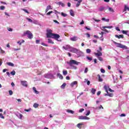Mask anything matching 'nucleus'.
<instances>
[{
    "mask_svg": "<svg viewBox=\"0 0 129 129\" xmlns=\"http://www.w3.org/2000/svg\"><path fill=\"white\" fill-rule=\"evenodd\" d=\"M23 36H27L28 39L30 40L33 39L34 36L33 35V33L31 32L29 30H27L26 31L24 32L23 33Z\"/></svg>",
    "mask_w": 129,
    "mask_h": 129,
    "instance_id": "obj_1",
    "label": "nucleus"
},
{
    "mask_svg": "<svg viewBox=\"0 0 129 129\" xmlns=\"http://www.w3.org/2000/svg\"><path fill=\"white\" fill-rule=\"evenodd\" d=\"M79 62L74 60V59H72L71 60H70L69 62H68L69 65H70V66H71V67H73V65H78L79 64Z\"/></svg>",
    "mask_w": 129,
    "mask_h": 129,
    "instance_id": "obj_2",
    "label": "nucleus"
},
{
    "mask_svg": "<svg viewBox=\"0 0 129 129\" xmlns=\"http://www.w3.org/2000/svg\"><path fill=\"white\" fill-rule=\"evenodd\" d=\"M114 44L118 48H121V49H127V47L125 45H123L121 44V43H118L115 42Z\"/></svg>",
    "mask_w": 129,
    "mask_h": 129,
    "instance_id": "obj_3",
    "label": "nucleus"
},
{
    "mask_svg": "<svg viewBox=\"0 0 129 129\" xmlns=\"http://www.w3.org/2000/svg\"><path fill=\"white\" fill-rule=\"evenodd\" d=\"M59 38H60V35H59V34L53 33V35L52 36V39H55V40H57V41H59V40H58V39H59Z\"/></svg>",
    "mask_w": 129,
    "mask_h": 129,
    "instance_id": "obj_4",
    "label": "nucleus"
},
{
    "mask_svg": "<svg viewBox=\"0 0 129 129\" xmlns=\"http://www.w3.org/2000/svg\"><path fill=\"white\" fill-rule=\"evenodd\" d=\"M21 84L23 86H24L25 87H28V84L27 81H21Z\"/></svg>",
    "mask_w": 129,
    "mask_h": 129,
    "instance_id": "obj_5",
    "label": "nucleus"
},
{
    "mask_svg": "<svg viewBox=\"0 0 129 129\" xmlns=\"http://www.w3.org/2000/svg\"><path fill=\"white\" fill-rule=\"evenodd\" d=\"M71 52H73V53H76V54H79V52H80V50L77 49H73L71 50Z\"/></svg>",
    "mask_w": 129,
    "mask_h": 129,
    "instance_id": "obj_6",
    "label": "nucleus"
},
{
    "mask_svg": "<svg viewBox=\"0 0 129 129\" xmlns=\"http://www.w3.org/2000/svg\"><path fill=\"white\" fill-rule=\"evenodd\" d=\"M79 118V119H89V117L86 116H80Z\"/></svg>",
    "mask_w": 129,
    "mask_h": 129,
    "instance_id": "obj_7",
    "label": "nucleus"
},
{
    "mask_svg": "<svg viewBox=\"0 0 129 129\" xmlns=\"http://www.w3.org/2000/svg\"><path fill=\"white\" fill-rule=\"evenodd\" d=\"M104 89L105 90V92L108 93V90L109 89V86L107 85L104 86Z\"/></svg>",
    "mask_w": 129,
    "mask_h": 129,
    "instance_id": "obj_8",
    "label": "nucleus"
},
{
    "mask_svg": "<svg viewBox=\"0 0 129 129\" xmlns=\"http://www.w3.org/2000/svg\"><path fill=\"white\" fill-rule=\"evenodd\" d=\"M78 84V82L77 81H74L71 84V87H74V85H77Z\"/></svg>",
    "mask_w": 129,
    "mask_h": 129,
    "instance_id": "obj_9",
    "label": "nucleus"
},
{
    "mask_svg": "<svg viewBox=\"0 0 129 129\" xmlns=\"http://www.w3.org/2000/svg\"><path fill=\"white\" fill-rule=\"evenodd\" d=\"M54 33H46L47 38H53Z\"/></svg>",
    "mask_w": 129,
    "mask_h": 129,
    "instance_id": "obj_10",
    "label": "nucleus"
},
{
    "mask_svg": "<svg viewBox=\"0 0 129 129\" xmlns=\"http://www.w3.org/2000/svg\"><path fill=\"white\" fill-rule=\"evenodd\" d=\"M62 49H71V46L70 45H66L62 47Z\"/></svg>",
    "mask_w": 129,
    "mask_h": 129,
    "instance_id": "obj_11",
    "label": "nucleus"
},
{
    "mask_svg": "<svg viewBox=\"0 0 129 129\" xmlns=\"http://www.w3.org/2000/svg\"><path fill=\"white\" fill-rule=\"evenodd\" d=\"M56 5H58V6H61V7H65V4L64 3H62V2H59L56 3Z\"/></svg>",
    "mask_w": 129,
    "mask_h": 129,
    "instance_id": "obj_12",
    "label": "nucleus"
},
{
    "mask_svg": "<svg viewBox=\"0 0 129 129\" xmlns=\"http://www.w3.org/2000/svg\"><path fill=\"white\" fill-rule=\"evenodd\" d=\"M97 77L98 78V81L99 82H102V81H103V79H102V78H101V77H100V75H97Z\"/></svg>",
    "mask_w": 129,
    "mask_h": 129,
    "instance_id": "obj_13",
    "label": "nucleus"
},
{
    "mask_svg": "<svg viewBox=\"0 0 129 129\" xmlns=\"http://www.w3.org/2000/svg\"><path fill=\"white\" fill-rule=\"evenodd\" d=\"M71 41H77V37L76 36H74L73 37H71L70 38Z\"/></svg>",
    "mask_w": 129,
    "mask_h": 129,
    "instance_id": "obj_14",
    "label": "nucleus"
},
{
    "mask_svg": "<svg viewBox=\"0 0 129 129\" xmlns=\"http://www.w3.org/2000/svg\"><path fill=\"white\" fill-rule=\"evenodd\" d=\"M95 55L96 56H102V53H101V52L100 51H98V52L95 53Z\"/></svg>",
    "mask_w": 129,
    "mask_h": 129,
    "instance_id": "obj_15",
    "label": "nucleus"
},
{
    "mask_svg": "<svg viewBox=\"0 0 129 129\" xmlns=\"http://www.w3.org/2000/svg\"><path fill=\"white\" fill-rule=\"evenodd\" d=\"M70 14L71 16H72V17H74V16H75V14H74V11H73V10H70Z\"/></svg>",
    "mask_w": 129,
    "mask_h": 129,
    "instance_id": "obj_16",
    "label": "nucleus"
},
{
    "mask_svg": "<svg viewBox=\"0 0 129 129\" xmlns=\"http://www.w3.org/2000/svg\"><path fill=\"white\" fill-rule=\"evenodd\" d=\"M67 112H68L69 113H71L72 114H74V111L70 109L67 110Z\"/></svg>",
    "mask_w": 129,
    "mask_h": 129,
    "instance_id": "obj_17",
    "label": "nucleus"
},
{
    "mask_svg": "<svg viewBox=\"0 0 129 129\" xmlns=\"http://www.w3.org/2000/svg\"><path fill=\"white\" fill-rule=\"evenodd\" d=\"M33 91H34V92H35V93H36V94H39V91H37L36 87H33Z\"/></svg>",
    "mask_w": 129,
    "mask_h": 129,
    "instance_id": "obj_18",
    "label": "nucleus"
},
{
    "mask_svg": "<svg viewBox=\"0 0 129 129\" xmlns=\"http://www.w3.org/2000/svg\"><path fill=\"white\" fill-rule=\"evenodd\" d=\"M115 37L116 38H118V39H120V38H123V35H115Z\"/></svg>",
    "mask_w": 129,
    "mask_h": 129,
    "instance_id": "obj_19",
    "label": "nucleus"
},
{
    "mask_svg": "<svg viewBox=\"0 0 129 129\" xmlns=\"http://www.w3.org/2000/svg\"><path fill=\"white\" fill-rule=\"evenodd\" d=\"M7 64L8 66H11V67H14V66H15V64L12 62H7Z\"/></svg>",
    "mask_w": 129,
    "mask_h": 129,
    "instance_id": "obj_20",
    "label": "nucleus"
},
{
    "mask_svg": "<svg viewBox=\"0 0 129 129\" xmlns=\"http://www.w3.org/2000/svg\"><path fill=\"white\" fill-rule=\"evenodd\" d=\"M122 33L124 35H127H127H128V34H127V33H128V31H127V30H122Z\"/></svg>",
    "mask_w": 129,
    "mask_h": 129,
    "instance_id": "obj_21",
    "label": "nucleus"
},
{
    "mask_svg": "<svg viewBox=\"0 0 129 129\" xmlns=\"http://www.w3.org/2000/svg\"><path fill=\"white\" fill-rule=\"evenodd\" d=\"M126 11H129V7H127L126 5H125L124 8V12H126Z\"/></svg>",
    "mask_w": 129,
    "mask_h": 129,
    "instance_id": "obj_22",
    "label": "nucleus"
},
{
    "mask_svg": "<svg viewBox=\"0 0 129 129\" xmlns=\"http://www.w3.org/2000/svg\"><path fill=\"white\" fill-rule=\"evenodd\" d=\"M17 116L20 119H22V118H23V114H22L19 113L17 115Z\"/></svg>",
    "mask_w": 129,
    "mask_h": 129,
    "instance_id": "obj_23",
    "label": "nucleus"
},
{
    "mask_svg": "<svg viewBox=\"0 0 129 129\" xmlns=\"http://www.w3.org/2000/svg\"><path fill=\"white\" fill-rule=\"evenodd\" d=\"M82 2V0H80L78 2V3L76 5L77 8H78V7L80 6V4Z\"/></svg>",
    "mask_w": 129,
    "mask_h": 129,
    "instance_id": "obj_24",
    "label": "nucleus"
},
{
    "mask_svg": "<svg viewBox=\"0 0 129 129\" xmlns=\"http://www.w3.org/2000/svg\"><path fill=\"white\" fill-rule=\"evenodd\" d=\"M47 34H51L53 32L51 29H47L46 30Z\"/></svg>",
    "mask_w": 129,
    "mask_h": 129,
    "instance_id": "obj_25",
    "label": "nucleus"
},
{
    "mask_svg": "<svg viewBox=\"0 0 129 129\" xmlns=\"http://www.w3.org/2000/svg\"><path fill=\"white\" fill-rule=\"evenodd\" d=\"M48 43H49V44H54V42L53 41V40L50 38L48 39Z\"/></svg>",
    "mask_w": 129,
    "mask_h": 129,
    "instance_id": "obj_26",
    "label": "nucleus"
},
{
    "mask_svg": "<svg viewBox=\"0 0 129 129\" xmlns=\"http://www.w3.org/2000/svg\"><path fill=\"white\" fill-rule=\"evenodd\" d=\"M57 76L59 78V79H63V76L61 75L60 74H57Z\"/></svg>",
    "mask_w": 129,
    "mask_h": 129,
    "instance_id": "obj_27",
    "label": "nucleus"
},
{
    "mask_svg": "<svg viewBox=\"0 0 129 129\" xmlns=\"http://www.w3.org/2000/svg\"><path fill=\"white\" fill-rule=\"evenodd\" d=\"M108 11L110 12V13H114V10H113V9L109 7L108 8Z\"/></svg>",
    "mask_w": 129,
    "mask_h": 129,
    "instance_id": "obj_28",
    "label": "nucleus"
},
{
    "mask_svg": "<svg viewBox=\"0 0 129 129\" xmlns=\"http://www.w3.org/2000/svg\"><path fill=\"white\" fill-rule=\"evenodd\" d=\"M83 124V123H78L77 125V127H78V128H81V127H82V126L81 125H82Z\"/></svg>",
    "mask_w": 129,
    "mask_h": 129,
    "instance_id": "obj_29",
    "label": "nucleus"
},
{
    "mask_svg": "<svg viewBox=\"0 0 129 129\" xmlns=\"http://www.w3.org/2000/svg\"><path fill=\"white\" fill-rule=\"evenodd\" d=\"M96 91V90L94 88L92 89L91 92L93 94H95V92Z\"/></svg>",
    "mask_w": 129,
    "mask_h": 129,
    "instance_id": "obj_30",
    "label": "nucleus"
},
{
    "mask_svg": "<svg viewBox=\"0 0 129 129\" xmlns=\"http://www.w3.org/2000/svg\"><path fill=\"white\" fill-rule=\"evenodd\" d=\"M33 107L35 108H37V107H39V104H37V103H34V105H33Z\"/></svg>",
    "mask_w": 129,
    "mask_h": 129,
    "instance_id": "obj_31",
    "label": "nucleus"
},
{
    "mask_svg": "<svg viewBox=\"0 0 129 129\" xmlns=\"http://www.w3.org/2000/svg\"><path fill=\"white\" fill-rule=\"evenodd\" d=\"M66 86V83H63L61 86V88L62 89H64L65 88V87Z\"/></svg>",
    "mask_w": 129,
    "mask_h": 129,
    "instance_id": "obj_32",
    "label": "nucleus"
},
{
    "mask_svg": "<svg viewBox=\"0 0 129 129\" xmlns=\"http://www.w3.org/2000/svg\"><path fill=\"white\" fill-rule=\"evenodd\" d=\"M32 23H33V24H35L36 25H37L38 22L37 20H34L33 21H32Z\"/></svg>",
    "mask_w": 129,
    "mask_h": 129,
    "instance_id": "obj_33",
    "label": "nucleus"
},
{
    "mask_svg": "<svg viewBox=\"0 0 129 129\" xmlns=\"http://www.w3.org/2000/svg\"><path fill=\"white\" fill-rule=\"evenodd\" d=\"M26 20H27V21H28V22H29V23H33V20H32V19H31L29 18H27Z\"/></svg>",
    "mask_w": 129,
    "mask_h": 129,
    "instance_id": "obj_34",
    "label": "nucleus"
},
{
    "mask_svg": "<svg viewBox=\"0 0 129 129\" xmlns=\"http://www.w3.org/2000/svg\"><path fill=\"white\" fill-rule=\"evenodd\" d=\"M10 74H11V75H16V71H13L12 72H11L10 73Z\"/></svg>",
    "mask_w": 129,
    "mask_h": 129,
    "instance_id": "obj_35",
    "label": "nucleus"
},
{
    "mask_svg": "<svg viewBox=\"0 0 129 129\" xmlns=\"http://www.w3.org/2000/svg\"><path fill=\"white\" fill-rule=\"evenodd\" d=\"M63 75H67V74L68 73V72H67V71H63Z\"/></svg>",
    "mask_w": 129,
    "mask_h": 129,
    "instance_id": "obj_36",
    "label": "nucleus"
},
{
    "mask_svg": "<svg viewBox=\"0 0 129 129\" xmlns=\"http://www.w3.org/2000/svg\"><path fill=\"white\" fill-rule=\"evenodd\" d=\"M86 58L88 60H89V61H92V57L87 56Z\"/></svg>",
    "mask_w": 129,
    "mask_h": 129,
    "instance_id": "obj_37",
    "label": "nucleus"
},
{
    "mask_svg": "<svg viewBox=\"0 0 129 129\" xmlns=\"http://www.w3.org/2000/svg\"><path fill=\"white\" fill-rule=\"evenodd\" d=\"M103 10H104V7H101L99 9V11L100 12H102V11H103Z\"/></svg>",
    "mask_w": 129,
    "mask_h": 129,
    "instance_id": "obj_38",
    "label": "nucleus"
},
{
    "mask_svg": "<svg viewBox=\"0 0 129 129\" xmlns=\"http://www.w3.org/2000/svg\"><path fill=\"white\" fill-rule=\"evenodd\" d=\"M5 9H6V7H5V6H1L0 7V10H1L2 11H4V10H5Z\"/></svg>",
    "mask_w": 129,
    "mask_h": 129,
    "instance_id": "obj_39",
    "label": "nucleus"
},
{
    "mask_svg": "<svg viewBox=\"0 0 129 129\" xmlns=\"http://www.w3.org/2000/svg\"><path fill=\"white\" fill-rule=\"evenodd\" d=\"M46 9H47L48 10H52V6L48 5Z\"/></svg>",
    "mask_w": 129,
    "mask_h": 129,
    "instance_id": "obj_40",
    "label": "nucleus"
},
{
    "mask_svg": "<svg viewBox=\"0 0 129 129\" xmlns=\"http://www.w3.org/2000/svg\"><path fill=\"white\" fill-rule=\"evenodd\" d=\"M61 16H62V17H67V14H65V13L62 12V13H61Z\"/></svg>",
    "mask_w": 129,
    "mask_h": 129,
    "instance_id": "obj_41",
    "label": "nucleus"
},
{
    "mask_svg": "<svg viewBox=\"0 0 129 129\" xmlns=\"http://www.w3.org/2000/svg\"><path fill=\"white\" fill-rule=\"evenodd\" d=\"M85 81H87V85H90V81H88L87 79H85Z\"/></svg>",
    "mask_w": 129,
    "mask_h": 129,
    "instance_id": "obj_42",
    "label": "nucleus"
},
{
    "mask_svg": "<svg viewBox=\"0 0 129 129\" xmlns=\"http://www.w3.org/2000/svg\"><path fill=\"white\" fill-rule=\"evenodd\" d=\"M90 114V110H88L87 113H86V115L87 116Z\"/></svg>",
    "mask_w": 129,
    "mask_h": 129,
    "instance_id": "obj_43",
    "label": "nucleus"
},
{
    "mask_svg": "<svg viewBox=\"0 0 129 129\" xmlns=\"http://www.w3.org/2000/svg\"><path fill=\"white\" fill-rule=\"evenodd\" d=\"M100 71L101 73H105V70H104L103 69H101Z\"/></svg>",
    "mask_w": 129,
    "mask_h": 129,
    "instance_id": "obj_44",
    "label": "nucleus"
},
{
    "mask_svg": "<svg viewBox=\"0 0 129 129\" xmlns=\"http://www.w3.org/2000/svg\"><path fill=\"white\" fill-rule=\"evenodd\" d=\"M51 14H53V11H50V12H48L46 14V15H47V16H49V15H51Z\"/></svg>",
    "mask_w": 129,
    "mask_h": 129,
    "instance_id": "obj_45",
    "label": "nucleus"
},
{
    "mask_svg": "<svg viewBox=\"0 0 129 129\" xmlns=\"http://www.w3.org/2000/svg\"><path fill=\"white\" fill-rule=\"evenodd\" d=\"M98 59L99 61H103V58H102L101 57H98Z\"/></svg>",
    "mask_w": 129,
    "mask_h": 129,
    "instance_id": "obj_46",
    "label": "nucleus"
},
{
    "mask_svg": "<svg viewBox=\"0 0 129 129\" xmlns=\"http://www.w3.org/2000/svg\"><path fill=\"white\" fill-rule=\"evenodd\" d=\"M88 72V68H86L84 71V73H87Z\"/></svg>",
    "mask_w": 129,
    "mask_h": 129,
    "instance_id": "obj_47",
    "label": "nucleus"
},
{
    "mask_svg": "<svg viewBox=\"0 0 129 129\" xmlns=\"http://www.w3.org/2000/svg\"><path fill=\"white\" fill-rule=\"evenodd\" d=\"M0 52H1V54H5V53H6V52L2 49H1V51Z\"/></svg>",
    "mask_w": 129,
    "mask_h": 129,
    "instance_id": "obj_48",
    "label": "nucleus"
},
{
    "mask_svg": "<svg viewBox=\"0 0 129 129\" xmlns=\"http://www.w3.org/2000/svg\"><path fill=\"white\" fill-rule=\"evenodd\" d=\"M0 117L1 118H5V116H4V115H3V113H0Z\"/></svg>",
    "mask_w": 129,
    "mask_h": 129,
    "instance_id": "obj_49",
    "label": "nucleus"
},
{
    "mask_svg": "<svg viewBox=\"0 0 129 129\" xmlns=\"http://www.w3.org/2000/svg\"><path fill=\"white\" fill-rule=\"evenodd\" d=\"M22 10H23V11H24V12L26 13V14H29V11H28V10H27V9H22Z\"/></svg>",
    "mask_w": 129,
    "mask_h": 129,
    "instance_id": "obj_50",
    "label": "nucleus"
},
{
    "mask_svg": "<svg viewBox=\"0 0 129 129\" xmlns=\"http://www.w3.org/2000/svg\"><path fill=\"white\" fill-rule=\"evenodd\" d=\"M115 30L116 31H118V32H120V29H119V28H118V27H115Z\"/></svg>",
    "mask_w": 129,
    "mask_h": 129,
    "instance_id": "obj_51",
    "label": "nucleus"
},
{
    "mask_svg": "<svg viewBox=\"0 0 129 129\" xmlns=\"http://www.w3.org/2000/svg\"><path fill=\"white\" fill-rule=\"evenodd\" d=\"M87 53H90V52H91V50H90V49H87L86 50Z\"/></svg>",
    "mask_w": 129,
    "mask_h": 129,
    "instance_id": "obj_52",
    "label": "nucleus"
},
{
    "mask_svg": "<svg viewBox=\"0 0 129 129\" xmlns=\"http://www.w3.org/2000/svg\"><path fill=\"white\" fill-rule=\"evenodd\" d=\"M108 96H109V97H112L113 96V93L108 94Z\"/></svg>",
    "mask_w": 129,
    "mask_h": 129,
    "instance_id": "obj_53",
    "label": "nucleus"
},
{
    "mask_svg": "<svg viewBox=\"0 0 129 129\" xmlns=\"http://www.w3.org/2000/svg\"><path fill=\"white\" fill-rule=\"evenodd\" d=\"M9 94H10V95H13V91L10 90L9 91Z\"/></svg>",
    "mask_w": 129,
    "mask_h": 129,
    "instance_id": "obj_54",
    "label": "nucleus"
},
{
    "mask_svg": "<svg viewBox=\"0 0 129 129\" xmlns=\"http://www.w3.org/2000/svg\"><path fill=\"white\" fill-rule=\"evenodd\" d=\"M104 34V32H101V33H100V35H101V38H103V34Z\"/></svg>",
    "mask_w": 129,
    "mask_h": 129,
    "instance_id": "obj_55",
    "label": "nucleus"
},
{
    "mask_svg": "<svg viewBox=\"0 0 129 129\" xmlns=\"http://www.w3.org/2000/svg\"><path fill=\"white\" fill-rule=\"evenodd\" d=\"M8 30L9 32H13V29H12V28H8Z\"/></svg>",
    "mask_w": 129,
    "mask_h": 129,
    "instance_id": "obj_56",
    "label": "nucleus"
},
{
    "mask_svg": "<svg viewBox=\"0 0 129 129\" xmlns=\"http://www.w3.org/2000/svg\"><path fill=\"white\" fill-rule=\"evenodd\" d=\"M83 111H84V109H80L79 110V112H82Z\"/></svg>",
    "mask_w": 129,
    "mask_h": 129,
    "instance_id": "obj_57",
    "label": "nucleus"
},
{
    "mask_svg": "<svg viewBox=\"0 0 129 129\" xmlns=\"http://www.w3.org/2000/svg\"><path fill=\"white\" fill-rule=\"evenodd\" d=\"M113 28V26H107V29H112Z\"/></svg>",
    "mask_w": 129,
    "mask_h": 129,
    "instance_id": "obj_58",
    "label": "nucleus"
},
{
    "mask_svg": "<svg viewBox=\"0 0 129 129\" xmlns=\"http://www.w3.org/2000/svg\"><path fill=\"white\" fill-rule=\"evenodd\" d=\"M66 79H67V80H70V77H69V76H67L66 77Z\"/></svg>",
    "mask_w": 129,
    "mask_h": 129,
    "instance_id": "obj_59",
    "label": "nucleus"
},
{
    "mask_svg": "<svg viewBox=\"0 0 129 129\" xmlns=\"http://www.w3.org/2000/svg\"><path fill=\"white\" fill-rule=\"evenodd\" d=\"M80 25H84V21L83 20L80 23Z\"/></svg>",
    "mask_w": 129,
    "mask_h": 129,
    "instance_id": "obj_60",
    "label": "nucleus"
},
{
    "mask_svg": "<svg viewBox=\"0 0 129 129\" xmlns=\"http://www.w3.org/2000/svg\"><path fill=\"white\" fill-rule=\"evenodd\" d=\"M17 43L19 44V45H22V41H21V40L19 41H18Z\"/></svg>",
    "mask_w": 129,
    "mask_h": 129,
    "instance_id": "obj_61",
    "label": "nucleus"
},
{
    "mask_svg": "<svg viewBox=\"0 0 129 129\" xmlns=\"http://www.w3.org/2000/svg\"><path fill=\"white\" fill-rule=\"evenodd\" d=\"M103 31H104V32H106V33H109V31H108V30H107L106 29H104L103 30Z\"/></svg>",
    "mask_w": 129,
    "mask_h": 129,
    "instance_id": "obj_62",
    "label": "nucleus"
},
{
    "mask_svg": "<svg viewBox=\"0 0 129 129\" xmlns=\"http://www.w3.org/2000/svg\"><path fill=\"white\" fill-rule=\"evenodd\" d=\"M36 44H39V43H40V40H36Z\"/></svg>",
    "mask_w": 129,
    "mask_h": 129,
    "instance_id": "obj_63",
    "label": "nucleus"
},
{
    "mask_svg": "<svg viewBox=\"0 0 129 129\" xmlns=\"http://www.w3.org/2000/svg\"><path fill=\"white\" fill-rule=\"evenodd\" d=\"M126 59L127 61H129V55H127V56L126 57Z\"/></svg>",
    "mask_w": 129,
    "mask_h": 129,
    "instance_id": "obj_64",
    "label": "nucleus"
}]
</instances>
